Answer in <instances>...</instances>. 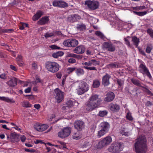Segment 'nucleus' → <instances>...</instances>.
Wrapping results in <instances>:
<instances>
[{
	"instance_id": "nucleus-56",
	"label": "nucleus",
	"mask_w": 153,
	"mask_h": 153,
	"mask_svg": "<svg viewBox=\"0 0 153 153\" xmlns=\"http://www.w3.org/2000/svg\"><path fill=\"white\" fill-rule=\"evenodd\" d=\"M16 61L17 62H22V56L21 55H19L16 58Z\"/></svg>"
},
{
	"instance_id": "nucleus-44",
	"label": "nucleus",
	"mask_w": 153,
	"mask_h": 153,
	"mask_svg": "<svg viewBox=\"0 0 153 153\" xmlns=\"http://www.w3.org/2000/svg\"><path fill=\"white\" fill-rule=\"evenodd\" d=\"M66 104L68 107H71L73 105V102L71 100H69L67 102Z\"/></svg>"
},
{
	"instance_id": "nucleus-63",
	"label": "nucleus",
	"mask_w": 153,
	"mask_h": 153,
	"mask_svg": "<svg viewBox=\"0 0 153 153\" xmlns=\"http://www.w3.org/2000/svg\"><path fill=\"white\" fill-rule=\"evenodd\" d=\"M31 87H28L27 88L25 89V92L26 93H28L31 91Z\"/></svg>"
},
{
	"instance_id": "nucleus-34",
	"label": "nucleus",
	"mask_w": 153,
	"mask_h": 153,
	"mask_svg": "<svg viewBox=\"0 0 153 153\" xmlns=\"http://www.w3.org/2000/svg\"><path fill=\"white\" fill-rule=\"evenodd\" d=\"M100 82L98 80H96L94 81L92 84V86L94 88H97L100 85Z\"/></svg>"
},
{
	"instance_id": "nucleus-54",
	"label": "nucleus",
	"mask_w": 153,
	"mask_h": 153,
	"mask_svg": "<svg viewBox=\"0 0 153 153\" xmlns=\"http://www.w3.org/2000/svg\"><path fill=\"white\" fill-rule=\"evenodd\" d=\"M41 82V80L38 77H37L35 81H33V84L36 85L37 83Z\"/></svg>"
},
{
	"instance_id": "nucleus-32",
	"label": "nucleus",
	"mask_w": 153,
	"mask_h": 153,
	"mask_svg": "<svg viewBox=\"0 0 153 153\" xmlns=\"http://www.w3.org/2000/svg\"><path fill=\"white\" fill-rule=\"evenodd\" d=\"M120 133L122 135H125L126 136H128L130 134L129 132L126 131L125 128H123L120 130Z\"/></svg>"
},
{
	"instance_id": "nucleus-59",
	"label": "nucleus",
	"mask_w": 153,
	"mask_h": 153,
	"mask_svg": "<svg viewBox=\"0 0 153 153\" xmlns=\"http://www.w3.org/2000/svg\"><path fill=\"white\" fill-rule=\"evenodd\" d=\"M50 47L53 49H59L60 48L58 47L55 45H52L50 46Z\"/></svg>"
},
{
	"instance_id": "nucleus-35",
	"label": "nucleus",
	"mask_w": 153,
	"mask_h": 153,
	"mask_svg": "<svg viewBox=\"0 0 153 153\" xmlns=\"http://www.w3.org/2000/svg\"><path fill=\"white\" fill-rule=\"evenodd\" d=\"M44 36L46 39H48L49 37H51L52 36L54 37V36L53 32L51 33L47 32V33L45 34Z\"/></svg>"
},
{
	"instance_id": "nucleus-6",
	"label": "nucleus",
	"mask_w": 153,
	"mask_h": 153,
	"mask_svg": "<svg viewBox=\"0 0 153 153\" xmlns=\"http://www.w3.org/2000/svg\"><path fill=\"white\" fill-rule=\"evenodd\" d=\"M71 131V129L70 127L64 128L58 132V136L62 138L67 137L70 135Z\"/></svg>"
},
{
	"instance_id": "nucleus-5",
	"label": "nucleus",
	"mask_w": 153,
	"mask_h": 153,
	"mask_svg": "<svg viewBox=\"0 0 153 153\" xmlns=\"http://www.w3.org/2000/svg\"><path fill=\"white\" fill-rule=\"evenodd\" d=\"M89 89L88 85L85 82L81 81L79 83L77 93L81 95L87 91Z\"/></svg>"
},
{
	"instance_id": "nucleus-3",
	"label": "nucleus",
	"mask_w": 153,
	"mask_h": 153,
	"mask_svg": "<svg viewBox=\"0 0 153 153\" xmlns=\"http://www.w3.org/2000/svg\"><path fill=\"white\" fill-rule=\"evenodd\" d=\"M45 67L48 71L55 73L59 70V65L58 63L56 62L48 61L45 63Z\"/></svg>"
},
{
	"instance_id": "nucleus-7",
	"label": "nucleus",
	"mask_w": 153,
	"mask_h": 153,
	"mask_svg": "<svg viewBox=\"0 0 153 153\" xmlns=\"http://www.w3.org/2000/svg\"><path fill=\"white\" fill-rule=\"evenodd\" d=\"M112 141V139L111 137L107 136L104 138L99 143V146L100 148H102L109 145Z\"/></svg>"
},
{
	"instance_id": "nucleus-25",
	"label": "nucleus",
	"mask_w": 153,
	"mask_h": 153,
	"mask_svg": "<svg viewBox=\"0 0 153 153\" xmlns=\"http://www.w3.org/2000/svg\"><path fill=\"white\" fill-rule=\"evenodd\" d=\"M64 54V53L62 51H59L54 53L52 54V56L54 58H57L59 56H61Z\"/></svg>"
},
{
	"instance_id": "nucleus-46",
	"label": "nucleus",
	"mask_w": 153,
	"mask_h": 153,
	"mask_svg": "<svg viewBox=\"0 0 153 153\" xmlns=\"http://www.w3.org/2000/svg\"><path fill=\"white\" fill-rule=\"evenodd\" d=\"M76 69L75 67L69 68L67 69V73L70 74Z\"/></svg>"
},
{
	"instance_id": "nucleus-50",
	"label": "nucleus",
	"mask_w": 153,
	"mask_h": 153,
	"mask_svg": "<svg viewBox=\"0 0 153 153\" xmlns=\"http://www.w3.org/2000/svg\"><path fill=\"white\" fill-rule=\"evenodd\" d=\"M147 33L150 36L153 38V30L151 29H148L147 30Z\"/></svg>"
},
{
	"instance_id": "nucleus-43",
	"label": "nucleus",
	"mask_w": 153,
	"mask_h": 153,
	"mask_svg": "<svg viewBox=\"0 0 153 153\" xmlns=\"http://www.w3.org/2000/svg\"><path fill=\"white\" fill-rule=\"evenodd\" d=\"M95 34L98 36L99 37L103 39L104 38V36L103 34L100 31H97L95 32Z\"/></svg>"
},
{
	"instance_id": "nucleus-26",
	"label": "nucleus",
	"mask_w": 153,
	"mask_h": 153,
	"mask_svg": "<svg viewBox=\"0 0 153 153\" xmlns=\"http://www.w3.org/2000/svg\"><path fill=\"white\" fill-rule=\"evenodd\" d=\"M0 100L6 101L8 102H10L13 103H14L15 102V101L13 100V99H10L7 97H0Z\"/></svg>"
},
{
	"instance_id": "nucleus-49",
	"label": "nucleus",
	"mask_w": 153,
	"mask_h": 153,
	"mask_svg": "<svg viewBox=\"0 0 153 153\" xmlns=\"http://www.w3.org/2000/svg\"><path fill=\"white\" fill-rule=\"evenodd\" d=\"M83 65H85L86 66H90L92 65V63L91 62V60L89 61L88 62H83L82 63Z\"/></svg>"
},
{
	"instance_id": "nucleus-17",
	"label": "nucleus",
	"mask_w": 153,
	"mask_h": 153,
	"mask_svg": "<svg viewBox=\"0 0 153 153\" xmlns=\"http://www.w3.org/2000/svg\"><path fill=\"white\" fill-rule=\"evenodd\" d=\"M107 97L105 98L104 100L107 102H111L114 98V94L112 92H109L106 94Z\"/></svg>"
},
{
	"instance_id": "nucleus-51",
	"label": "nucleus",
	"mask_w": 153,
	"mask_h": 153,
	"mask_svg": "<svg viewBox=\"0 0 153 153\" xmlns=\"http://www.w3.org/2000/svg\"><path fill=\"white\" fill-rule=\"evenodd\" d=\"M11 137L12 138V140H13L15 138L18 137V135L16 133L14 132L11 134Z\"/></svg>"
},
{
	"instance_id": "nucleus-12",
	"label": "nucleus",
	"mask_w": 153,
	"mask_h": 153,
	"mask_svg": "<svg viewBox=\"0 0 153 153\" xmlns=\"http://www.w3.org/2000/svg\"><path fill=\"white\" fill-rule=\"evenodd\" d=\"M74 128L78 131H82L85 127V123L84 122L81 120L75 121L74 123Z\"/></svg>"
},
{
	"instance_id": "nucleus-48",
	"label": "nucleus",
	"mask_w": 153,
	"mask_h": 153,
	"mask_svg": "<svg viewBox=\"0 0 153 153\" xmlns=\"http://www.w3.org/2000/svg\"><path fill=\"white\" fill-rule=\"evenodd\" d=\"M84 68L87 70H95L97 71V69L96 67H89L84 66Z\"/></svg>"
},
{
	"instance_id": "nucleus-30",
	"label": "nucleus",
	"mask_w": 153,
	"mask_h": 153,
	"mask_svg": "<svg viewBox=\"0 0 153 153\" xmlns=\"http://www.w3.org/2000/svg\"><path fill=\"white\" fill-rule=\"evenodd\" d=\"M71 47H74L76 46L78 44V40L74 39H71Z\"/></svg>"
},
{
	"instance_id": "nucleus-45",
	"label": "nucleus",
	"mask_w": 153,
	"mask_h": 153,
	"mask_svg": "<svg viewBox=\"0 0 153 153\" xmlns=\"http://www.w3.org/2000/svg\"><path fill=\"white\" fill-rule=\"evenodd\" d=\"M90 144L88 142H85L83 145V148H85L87 149L90 148Z\"/></svg>"
},
{
	"instance_id": "nucleus-8",
	"label": "nucleus",
	"mask_w": 153,
	"mask_h": 153,
	"mask_svg": "<svg viewBox=\"0 0 153 153\" xmlns=\"http://www.w3.org/2000/svg\"><path fill=\"white\" fill-rule=\"evenodd\" d=\"M55 98L57 102H60L64 98L63 93L58 88H56L54 90Z\"/></svg>"
},
{
	"instance_id": "nucleus-33",
	"label": "nucleus",
	"mask_w": 153,
	"mask_h": 153,
	"mask_svg": "<svg viewBox=\"0 0 153 153\" xmlns=\"http://www.w3.org/2000/svg\"><path fill=\"white\" fill-rule=\"evenodd\" d=\"M71 39H68L64 42L63 45L66 47H71Z\"/></svg>"
},
{
	"instance_id": "nucleus-13",
	"label": "nucleus",
	"mask_w": 153,
	"mask_h": 153,
	"mask_svg": "<svg viewBox=\"0 0 153 153\" xmlns=\"http://www.w3.org/2000/svg\"><path fill=\"white\" fill-rule=\"evenodd\" d=\"M103 46L104 48L107 51L113 52L115 50V47L111 42H105L103 43Z\"/></svg>"
},
{
	"instance_id": "nucleus-11",
	"label": "nucleus",
	"mask_w": 153,
	"mask_h": 153,
	"mask_svg": "<svg viewBox=\"0 0 153 153\" xmlns=\"http://www.w3.org/2000/svg\"><path fill=\"white\" fill-rule=\"evenodd\" d=\"M54 7H57L60 8H65L68 7L67 3L62 0H54L52 3Z\"/></svg>"
},
{
	"instance_id": "nucleus-19",
	"label": "nucleus",
	"mask_w": 153,
	"mask_h": 153,
	"mask_svg": "<svg viewBox=\"0 0 153 153\" xmlns=\"http://www.w3.org/2000/svg\"><path fill=\"white\" fill-rule=\"evenodd\" d=\"M17 78L13 77L8 81L7 83L9 86L13 87L17 85Z\"/></svg>"
},
{
	"instance_id": "nucleus-20",
	"label": "nucleus",
	"mask_w": 153,
	"mask_h": 153,
	"mask_svg": "<svg viewBox=\"0 0 153 153\" xmlns=\"http://www.w3.org/2000/svg\"><path fill=\"white\" fill-rule=\"evenodd\" d=\"M131 81L134 85L140 87L142 88H144V86H142V85L145 86V85L141 83L140 81L137 79L132 78L131 79Z\"/></svg>"
},
{
	"instance_id": "nucleus-21",
	"label": "nucleus",
	"mask_w": 153,
	"mask_h": 153,
	"mask_svg": "<svg viewBox=\"0 0 153 153\" xmlns=\"http://www.w3.org/2000/svg\"><path fill=\"white\" fill-rule=\"evenodd\" d=\"M109 108L111 111H117L120 109V107L118 105L112 103L109 104Z\"/></svg>"
},
{
	"instance_id": "nucleus-31",
	"label": "nucleus",
	"mask_w": 153,
	"mask_h": 153,
	"mask_svg": "<svg viewBox=\"0 0 153 153\" xmlns=\"http://www.w3.org/2000/svg\"><path fill=\"white\" fill-rule=\"evenodd\" d=\"M76 72L78 76L82 75L84 73V71L81 68H76Z\"/></svg>"
},
{
	"instance_id": "nucleus-2",
	"label": "nucleus",
	"mask_w": 153,
	"mask_h": 153,
	"mask_svg": "<svg viewBox=\"0 0 153 153\" xmlns=\"http://www.w3.org/2000/svg\"><path fill=\"white\" fill-rule=\"evenodd\" d=\"M134 146L136 153H146L147 147L146 138L145 136H141L136 140Z\"/></svg>"
},
{
	"instance_id": "nucleus-60",
	"label": "nucleus",
	"mask_w": 153,
	"mask_h": 153,
	"mask_svg": "<svg viewBox=\"0 0 153 153\" xmlns=\"http://www.w3.org/2000/svg\"><path fill=\"white\" fill-rule=\"evenodd\" d=\"M124 40L126 44L128 46L130 47L131 45L129 41L128 40V39L125 38H124Z\"/></svg>"
},
{
	"instance_id": "nucleus-14",
	"label": "nucleus",
	"mask_w": 153,
	"mask_h": 153,
	"mask_svg": "<svg viewBox=\"0 0 153 153\" xmlns=\"http://www.w3.org/2000/svg\"><path fill=\"white\" fill-rule=\"evenodd\" d=\"M34 128L37 131H42L48 127V126L47 125L43 124L41 125L38 123H36L34 125Z\"/></svg>"
},
{
	"instance_id": "nucleus-36",
	"label": "nucleus",
	"mask_w": 153,
	"mask_h": 153,
	"mask_svg": "<svg viewBox=\"0 0 153 153\" xmlns=\"http://www.w3.org/2000/svg\"><path fill=\"white\" fill-rule=\"evenodd\" d=\"M73 137L74 139L76 140H79L81 138V136L79 134V133L78 132H77L75 133L73 136Z\"/></svg>"
},
{
	"instance_id": "nucleus-4",
	"label": "nucleus",
	"mask_w": 153,
	"mask_h": 153,
	"mask_svg": "<svg viewBox=\"0 0 153 153\" xmlns=\"http://www.w3.org/2000/svg\"><path fill=\"white\" fill-rule=\"evenodd\" d=\"M123 148V145L121 143H114L112 144L108 148V151L113 153H119Z\"/></svg>"
},
{
	"instance_id": "nucleus-9",
	"label": "nucleus",
	"mask_w": 153,
	"mask_h": 153,
	"mask_svg": "<svg viewBox=\"0 0 153 153\" xmlns=\"http://www.w3.org/2000/svg\"><path fill=\"white\" fill-rule=\"evenodd\" d=\"M85 4L92 10H94L97 8L99 6V3L97 1H91L90 0L85 1Z\"/></svg>"
},
{
	"instance_id": "nucleus-57",
	"label": "nucleus",
	"mask_w": 153,
	"mask_h": 153,
	"mask_svg": "<svg viewBox=\"0 0 153 153\" xmlns=\"http://www.w3.org/2000/svg\"><path fill=\"white\" fill-rule=\"evenodd\" d=\"M54 34V36H60L62 34L61 32L59 31H53Z\"/></svg>"
},
{
	"instance_id": "nucleus-64",
	"label": "nucleus",
	"mask_w": 153,
	"mask_h": 153,
	"mask_svg": "<svg viewBox=\"0 0 153 153\" xmlns=\"http://www.w3.org/2000/svg\"><path fill=\"white\" fill-rule=\"evenodd\" d=\"M20 138H21V141L22 142H25L26 140V137L24 135H22L21 136Z\"/></svg>"
},
{
	"instance_id": "nucleus-18",
	"label": "nucleus",
	"mask_w": 153,
	"mask_h": 153,
	"mask_svg": "<svg viewBox=\"0 0 153 153\" xmlns=\"http://www.w3.org/2000/svg\"><path fill=\"white\" fill-rule=\"evenodd\" d=\"M85 50V47L83 45H80L76 47L74 50L75 53L80 54L83 53Z\"/></svg>"
},
{
	"instance_id": "nucleus-1",
	"label": "nucleus",
	"mask_w": 153,
	"mask_h": 153,
	"mask_svg": "<svg viewBox=\"0 0 153 153\" xmlns=\"http://www.w3.org/2000/svg\"><path fill=\"white\" fill-rule=\"evenodd\" d=\"M102 100L99 95L93 94L90 97L88 101L85 103L86 109L88 111H91L100 106Z\"/></svg>"
},
{
	"instance_id": "nucleus-37",
	"label": "nucleus",
	"mask_w": 153,
	"mask_h": 153,
	"mask_svg": "<svg viewBox=\"0 0 153 153\" xmlns=\"http://www.w3.org/2000/svg\"><path fill=\"white\" fill-rule=\"evenodd\" d=\"M134 13L140 16H144V15H146L147 13V12L146 11L141 12L134 11Z\"/></svg>"
},
{
	"instance_id": "nucleus-15",
	"label": "nucleus",
	"mask_w": 153,
	"mask_h": 153,
	"mask_svg": "<svg viewBox=\"0 0 153 153\" xmlns=\"http://www.w3.org/2000/svg\"><path fill=\"white\" fill-rule=\"evenodd\" d=\"M111 77L107 73L103 76L102 78V84L105 86H107L110 84L109 79Z\"/></svg>"
},
{
	"instance_id": "nucleus-53",
	"label": "nucleus",
	"mask_w": 153,
	"mask_h": 153,
	"mask_svg": "<svg viewBox=\"0 0 153 153\" xmlns=\"http://www.w3.org/2000/svg\"><path fill=\"white\" fill-rule=\"evenodd\" d=\"M117 84L120 86H122L124 84L123 81L121 79H117Z\"/></svg>"
},
{
	"instance_id": "nucleus-58",
	"label": "nucleus",
	"mask_w": 153,
	"mask_h": 153,
	"mask_svg": "<svg viewBox=\"0 0 153 153\" xmlns=\"http://www.w3.org/2000/svg\"><path fill=\"white\" fill-rule=\"evenodd\" d=\"M0 78L3 79H7V75L4 73H3L0 75Z\"/></svg>"
},
{
	"instance_id": "nucleus-23",
	"label": "nucleus",
	"mask_w": 153,
	"mask_h": 153,
	"mask_svg": "<svg viewBox=\"0 0 153 153\" xmlns=\"http://www.w3.org/2000/svg\"><path fill=\"white\" fill-rule=\"evenodd\" d=\"M101 127L103 129L108 131V129L109 128V125L108 123L106 122H104L101 123Z\"/></svg>"
},
{
	"instance_id": "nucleus-42",
	"label": "nucleus",
	"mask_w": 153,
	"mask_h": 153,
	"mask_svg": "<svg viewBox=\"0 0 153 153\" xmlns=\"http://www.w3.org/2000/svg\"><path fill=\"white\" fill-rule=\"evenodd\" d=\"M152 49V46L151 45H148L146 49V51L147 53H150Z\"/></svg>"
},
{
	"instance_id": "nucleus-16",
	"label": "nucleus",
	"mask_w": 153,
	"mask_h": 153,
	"mask_svg": "<svg viewBox=\"0 0 153 153\" xmlns=\"http://www.w3.org/2000/svg\"><path fill=\"white\" fill-rule=\"evenodd\" d=\"M81 19V17L78 14H74L68 16V21L69 22H74L77 21Z\"/></svg>"
},
{
	"instance_id": "nucleus-29",
	"label": "nucleus",
	"mask_w": 153,
	"mask_h": 153,
	"mask_svg": "<svg viewBox=\"0 0 153 153\" xmlns=\"http://www.w3.org/2000/svg\"><path fill=\"white\" fill-rule=\"evenodd\" d=\"M77 29L78 30L80 31H83L85 30L86 27L85 25L83 24H81L77 25Z\"/></svg>"
},
{
	"instance_id": "nucleus-55",
	"label": "nucleus",
	"mask_w": 153,
	"mask_h": 153,
	"mask_svg": "<svg viewBox=\"0 0 153 153\" xmlns=\"http://www.w3.org/2000/svg\"><path fill=\"white\" fill-rule=\"evenodd\" d=\"M91 62L92 63V65H99V62L96 61L95 59L91 60Z\"/></svg>"
},
{
	"instance_id": "nucleus-10",
	"label": "nucleus",
	"mask_w": 153,
	"mask_h": 153,
	"mask_svg": "<svg viewBox=\"0 0 153 153\" xmlns=\"http://www.w3.org/2000/svg\"><path fill=\"white\" fill-rule=\"evenodd\" d=\"M139 67L140 68L139 71L140 73L146 75L149 79L152 78L149 70L145 65L143 64H141L139 66Z\"/></svg>"
},
{
	"instance_id": "nucleus-61",
	"label": "nucleus",
	"mask_w": 153,
	"mask_h": 153,
	"mask_svg": "<svg viewBox=\"0 0 153 153\" xmlns=\"http://www.w3.org/2000/svg\"><path fill=\"white\" fill-rule=\"evenodd\" d=\"M25 150L27 152L31 153L34 152H35V150L33 149H29L27 148H25Z\"/></svg>"
},
{
	"instance_id": "nucleus-27",
	"label": "nucleus",
	"mask_w": 153,
	"mask_h": 153,
	"mask_svg": "<svg viewBox=\"0 0 153 153\" xmlns=\"http://www.w3.org/2000/svg\"><path fill=\"white\" fill-rule=\"evenodd\" d=\"M132 38V40L134 43V44L137 47L138 46L139 43L140 42L139 39L136 36H133Z\"/></svg>"
},
{
	"instance_id": "nucleus-39",
	"label": "nucleus",
	"mask_w": 153,
	"mask_h": 153,
	"mask_svg": "<svg viewBox=\"0 0 153 153\" xmlns=\"http://www.w3.org/2000/svg\"><path fill=\"white\" fill-rule=\"evenodd\" d=\"M22 105L26 108L30 107L31 106V105L28 102H22Z\"/></svg>"
},
{
	"instance_id": "nucleus-41",
	"label": "nucleus",
	"mask_w": 153,
	"mask_h": 153,
	"mask_svg": "<svg viewBox=\"0 0 153 153\" xmlns=\"http://www.w3.org/2000/svg\"><path fill=\"white\" fill-rule=\"evenodd\" d=\"M107 112L106 111H100L99 112V115L101 117H103L107 115Z\"/></svg>"
},
{
	"instance_id": "nucleus-62",
	"label": "nucleus",
	"mask_w": 153,
	"mask_h": 153,
	"mask_svg": "<svg viewBox=\"0 0 153 153\" xmlns=\"http://www.w3.org/2000/svg\"><path fill=\"white\" fill-rule=\"evenodd\" d=\"M68 62L70 63H74L76 62V60L74 58H71L69 59Z\"/></svg>"
},
{
	"instance_id": "nucleus-24",
	"label": "nucleus",
	"mask_w": 153,
	"mask_h": 153,
	"mask_svg": "<svg viewBox=\"0 0 153 153\" xmlns=\"http://www.w3.org/2000/svg\"><path fill=\"white\" fill-rule=\"evenodd\" d=\"M43 13L41 11L38 12L32 18L33 20L34 21H36L42 15Z\"/></svg>"
},
{
	"instance_id": "nucleus-52",
	"label": "nucleus",
	"mask_w": 153,
	"mask_h": 153,
	"mask_svg": "<svg viewBox=\"0 0 153 153\" xmlns=\"http://www.w3.org/2000/svg\"><path fill=\"white\" fill-rule=\"evenodd\" d=\"M13 30L12 29H3L0 30V33H9L10 31Z\"/></svg>"
},
{
	"instance_id": "nucleus-47",
	"label": "nucleus",
	"mask_w": 153,
	"mask_h": 153,
	"mask_svg": "<svg viewBox=\"0 0 153 153\" xmlns=\"http://www.w3.org/2000/svg\"><path fill=\"white\" fill-rule=\"evenodd\" d=\"M126 117L127 119L131 121L133 120V118L131 116V114L129 112L127 113L126 115Z\"/></svg>"
},
{
	"instance_id": "nucleus-28",
	"label": "nucleus",
	"mask_w": 153,
	"mask_h": 153,
	"mask_svg": "<svg viewBox=\"0 0 153 153\" xmlns=\"http://www.w3.org/2000/svg\"><path fill=\"white\" fill-rule=\"evenodd\" d=\"M106 131V130H105L104 129H102L98 131L97 133L98 137L100 138L103 136L107 132Z\"/></svg>"
},
{
	"instance_id": "nucleus-22",
	"label": "nucleus",
	"mask_w": 153,
	"mask_h": 153,
	"mask_svg": "<svg viewBox=\"0 0 153 153\" xmlns=\"http://www.w3.org/2000/svg\"><path fill=\"white\" fill-rule=\"evenodd\" d=\"M49 20V19L48 17H43L38 21V23L41 25H45L47 24Z\"/></svg>"
},
{
	"instance_id": "nucleus-38",
	"label": "nucleus",
	"mask_w": 153,
	"mask_h": 153,
	"mask_svg": "<svg viewBox=\"0 0 153 153\" xmlns=\"http://www.w3.org/2000/svg\"><path fill=\"white\" fill-rule=\"evenodd\" d=\"M108 66L111 68H115L118 67V65L115 62H114L108 65Z\"/></svg>"
},
{
	"instance_id": "nucleus-40",
	"label": "nucleus",
	"mask_w": 153,
	"mask_h": 153,
	"mask_svg": "<svg viewBox=\"0 0 153 153\" xmlns=\"http://www.w3.org/2000/svg\"><path fill=\"white\" fill-rule=\"evenodd\" d=\"M143 88L145 89V90H143V91L145 92L151 96L153 95V94L146 87L144 86V88Z\"/></svg>"
}]
</instances>
